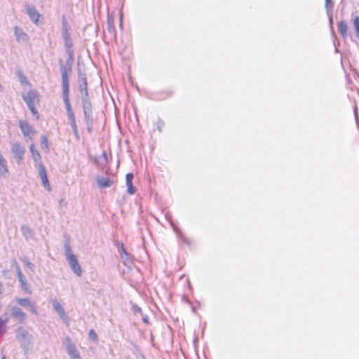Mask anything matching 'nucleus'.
Segmentation results:
<instances>
[{
    "instance_id": "f257e3e1",
    "label": "nucleus",
    "mask_w": 359,
    "mask_h": 359,
    "mask_svg": "<svg viewBox=\"0 0 359 359\" xmlns=\"http://www.w3.org/2000/svg\"><path fill=\"white\" fill-rule=\"evenodd\" d=\"M73 62L74 57H68L65 64H63L62 60H60V69L62 79V89L69 88V75L72 72Z\"/></svg>"
},
{
    "instance_id": "f03ea898",
    "label": "nucleus",
    "mask_w": 359,
    "mask_h": 359,
    "mask_svg": "<svg viewBox=\"0 0 359 359\" xmlns=\"http://www.w3.org/2000/svg\"><path fill=\"white\" fill-rule=\"evenodd\" d=\"M81 101H82V107H83V111L86 119V123L88 127V130L89 132H90L91 127L93 126V111H92V104L90 100L89 95L86 96L85 95L84 96L81 97Z\"/></svg>"
},
{
    "instance_id": "7ed1b4c3",
    "label": "nucleus",
    "mask_w": 359,
    "mask_h": 359,
    "mask_svg": "<svg viewBox=\"0 0 359 359\" xmlns=\"http://www.w3.org/2000/svg\"><path fill=\"white\" fill-rule=\"evenodd\" d=\"M16 338L23 347L28 346L32 339V335L23 327H19L16 330Z\"/></svg>"
},
{
    "instance_id": "20e7f679",
    "label": "nucleus",
    "mask_w": 359,
    "mask_h": 359,
    "mask_svg": "<svg viewBox=\"0 0 359 359\" xmlns=\"http://www.w3.org/2000/svg\"><path fill=\"white\" fill-rule=\"evenodd\" d=\"M63 344L65 345L71 359H81L76 345L72 341L69 337H67L64 339Z\"/></svg>"
},
{
    "instance_id": "39448f33",
    "label": "nucleus",
    "mask_w": 359,
    "mask_h": 359,
    "mask_svg": "<svg viewBox=\"0 0 359 359\" xmlns=\"http://www.w3.org/2000/svg\"><path fill=\"white\" fill-rule=\"evenodd\" d=\"M11 152L13 155L14 158L18 164H20L24 158V154L25 149L20 142H14L11 145Z\"/></svg>"
},
{
    "instance_id": "423d86ee",
    "label": "nucleus",
    "mask_w": 359,
    "mask_h": 359,
    "mask_svg": "<svg viewBox=\"0 0 359 359\" xmlns=\"http://www.w3.org/2000/svg\"><path fill=\"white\" fill-rule=\"evenodd\" d=\"M11 316L20 323H25L27 319L26 313L18 306H14L11 308Z\"/></svg>"
},
{
    "instance_id": "0eeeda50",
    "label": "nucleus",
    "mask_w": 359,
    "mask_h": 359,
    "mask_svg": "<svg viewBox=\"0 0 359 359\" xmlns=\"http://www.w3.org/2000/svg\"><path fill=\"white\" fill-rule=\"evenodd\" d=\"M17 303L22 307H27L31 313L34 315L38 314L36 306L34 302H32L28 298H20L15 299Z\"/></svg>"
},
{
    "instance_id": "6e6552de",
    "label": "nucleus",
    "mask_w": 359,
    "mask_h": 359,
    "mask_svg": "<svg viewBox=\"0 0 359 359\" xmlns=\"http://www.w3.org/2000/svg\"><path fill=\"white\" fill-rule=\"evenodd\" d=\"M52 304L54 310L59 315L60 318L62 320L63 323L68 325L69 318L65 313L64 309L60 302L56 299L52 300Z\"/></svg>"
},
{
    "instance_id": "1a4fd4ad",
    "label": "nucleus",
    "mask_w": 359,
    "mask_h": 359,
    "mask_svg": "<svg viewBox=\"0 0 359 359\" xmlns=\"http://www.w3.org/2000/svg\"><path fill=\"white\" fill-rule=\"evenodd\" d=\"M72 271L79 277L82 275V269L78 262L76 255H71L69 259H67Z\"/></svg>"
},
{
    "instance_id": "9d476101",
    "label": "nucleus",
    "mask_w": 359,
    "mask_h": 359,
    "mask_svg": "<svg viewBox=\"0 0 359 359\" xmlns=\"http://www.w3.org/2000/svg\"><path fill=\"white\" fill-rule=\"evenodd\" d=\"M69 88L62 89V97H63V101H64V103H65V105L66 107L67 116L74 114L72 109L71 104L69 102Z\"/></svg>"
},
{
    "instance_id": "9b49d317",
    "label": "nucleus",
    "mask_w": 359,
    "mask_h": 359,
    "mask_svg": "<svg viewBox=\"0 0 359 359\" xmlns=\"http://www.w3.org/2000/svg\"><path fill=\"white\" fill-rule=\"evenodd\" d=\"M19 127L20 128L25 137H28L29 135L34 133L33 128L27 121H20Z\"/></svg>"
},
{
    "instance_id": "f8f14e48",
    "label": "nucleus",
    "mask_w": 359,
    "mask_h": 359,
    "mask_svg": "<svg viewBox=\"0 0 359 359\" xmlns=\"http://www.w3.org/2000/svg\"><path fill=\"white\" fill-rule=\"evenodd\" d=\"M37 98V94L34 90H29L27 95L23 96V100L26 102L27 107L34 106V101Z\"/></svg>"
},
{
    "instance_id": "ddd939ff",
    "label": "nucleus",
    "mask_w": 359,
    "mask_h": 359,
    "mask_svg": "<svg viewBox=\"0 0 359 359\" xmlns=\"http://www.w3.org/2000/svg\"><path fill=\"white\" fill-rule=\"evenodd\" d=\"M97 183L100 188L106 189L110 187L113 183L114 180L109 177H97Z\"/></svg>"
},
{
    "instance_id": "4468645a",
    "label": "nucleus",
    "mask_w": 359,
    "mask_h": 359,
    "mask_svg": "<svg viewBox=\"0 0 359 359\" xmlns=\"http://www.w3.org/2000/svg\"><path fill=\"white\" fill-rule=\"evenodd\" d=\"M14 33L16 40L18 42H26L28 40L27 34L18 27H15Z\"/></svg>"
},
{
    "instance_id": "2eb2a0df",
    "label": "nucleus",
    "mask_w": 359,
    "mask_h": 359,
    "mask_svg": "<svg viewBox=\"0 0 359 359\" xmlns=\"http://www.w3.org/2000/svg\"><path fill=\"white\" fill-rule=\"evenodd\" d=\"M27 13L29 15V18L35 23L36 24L38 22L39 18L40 17V14L36 11V9L32 6H29L27 8Z\"/></svg>"
},
{
    "instance_id": "dca6fc26",
    "label": "nucleus",
    "mask_w": 359,
    "mask_h": 359,
    "mask_svg": "<svg viewBox=\"0 0 359 359\" xmlns=\"http://www.w3.org/2000/svg\"><path fill=\"white\" fill-rule=\"evenodd\" d=\"M134 178V175L133 173H128L126 176V186H127V191L130 194H134L136 191L135 188L133 185V180Z\"/></svg>"
},
{
    "instance_id": "f3484780",
    "label": "nucleus",
    "mask_w": 359,
    "mask_h": 359,
    "mask_svg": "<svg viewBox=\"0 0 359 359\" xmlns=\"http://www.w3.org/2000/svg\"><path fill=\"white\" fill-rule=\"evenodd\" d=\"M20 229L23 236L27 241L34 238V231L29 226L27 225H22Z\"/></svg>"
},
{
    "instance_id": "a211bd4d",
    "label": "nucleus",
    "mask_w": 359,
    "mask_h": 359,
    "mask_svg": "<svg viewBox=\"0 0 359 359\" xmlns=\"http://www.w3.org/2000/svg\"><path fill=\"white\" fill-rule=\"evenodd\" d=\"M66 52L69 57H74V50L72 48L73 44L71 38L64 40Z\"/></svg>"
},
{
    "instance_id": "6ab92c4d",
    "label": "nucleus",
    "mask_w": 359,
    "mask_h": 359,
    "mask_svg": "<svg viewBox=\"0 0 359 359\" xmlns=\"http://www.w3.org/2000/svg\"><path fill=\"white\" fill-rule=\"evenodd\" d=\"M68 118H69V120L70 121L71 127H72V128L73 130V132H74V134L75 137L77 139H79V130H78L77 125H76V118H75L74 114L68 115Z\"/></svg>"
},
{
    "instance_id": "aec40b11",
    "label": "nucleus",
    "mask_w": 359,
    "mask_h": 359,
    "mask_svg": "<svg viewBox=\"0 0 359 359\" xmlns=\"http://www.w3.org/2000/svg\"><path fill=\"white\" fill-rule=\"evenodd\" d=\"M68 118H69V120L70 121L71 127H72V128L73 130V132H74V134L75 137L77 139H79V130H78L77 125H76V118H75L74 114L68 115Z\"/></svg>"
},
{
    "instance_id": "412c9836",
    "label": "nucleus",
    "mask_w": 359,
    "mask_h": 359,
    "mask_svg": "<svg viewBox=\"0 0 359 359\" xmlns=\"http://www.w3.org/2000/svg\"><path fill=\"white\" fill-rule=\"evenodd\" d=\"M8 318L5 315L4 316H0V336L4 335L7 332V326L6 323H8Z\"/></svg>"
},
{
    "instance_id": "4be33fe9",
    "label": "nucleus",
    "mask_w": 359,
    "mask_h": 359,
    "mask_svg": "<svg viewBox=\"0 0 359 359\" xmlns=\"http://www.w3.org/2000/svg\"><path fill=\"white\" fill-rule=\"evenodd\" d=\"M32 157L36 163L41 162V157L40 153L36 149L35 146L32 144L29 147Z\"/></svg>"
},
{
    "instance_id": "5701e85b",
    "label": "nucleus",
    "mask_w": 359,
    "mask_h": 359,
    "mask_svg": "<svg viewBox=\"0 0 359 359\" xmlns=\"http://www.w3.org/2000/svg\"><path fill=\"white\" fill-rule=\"evenodd\" d=\"M325 7L326 8L327 13L330 18V24H332V21H333L332 16V9H333L332 1V0H325Z\"/></svg>"
},
{
    "instance_id": "b1692460",
    "label": "nucleus",
    "mask_w": 359,
    "mask_h": 359,
    "mask_svg": "<svg viewBox=\"0 0 359 359\" xmlns=\"http://www.w3.org/2000/svg\"><path fill=\"white\" fill-rule=\"evenodd\" d=\"M347 23L344 20L340 21L339 23V32L344 39L347 36Z\"/></svg>"
},
{
    "instance_id": "393cba45",
    "label": "nucleus",
    "mask_w": 359,
    "mask_h": 359,
    "mask_svg": "<svg viewBox=\"0 0 359 359\" xmlns=\"http://www.w3.org/2000/svg\"><path fill=\"white\" fill-rule=\"evenodd\" d=\"M121 259H122L123 264L127 267H131L133 264L132 257L129 253L121 255Z\"/></svg>"
},
{
    "instance_id": "a878e982",
    "label": "nucleus",
    "mask_w": 359,
    "mask_h": 359,
    "mask_svg": "<svg viewBox=\"0 0 359 359\" xmlns=\"http://www.w3.org/2000/svg\"><path fill=\"white\" fill-rule=\"evenodd\" d=\"M62 37L64 40L71 38L68 32L67 22L65 18L62 19Z\"/></svg>"
},
{
    "instance_id": "bb28decb",
    "label": "nucleus",
    "mask_w": 359,
    "mask_h": 359,
    "mask_svg": "<svg viewBox=\"0 0 359 359\" xmlns=\"http://www.w3.org/2000/svg\"><path fill=\"white\" fill-rule=\"evenodd\" d=\"M18 278V280L20 283V286H21L22 289L24 291H25L26 292L30 293V291L28 289L27 283V280H26L25 277L23 275H22Z\"/></svg>"
},
{
    "instance_id": "cd10ccee",
    "label": "nucleus",
    "mask_w": 359,
    "mask_h": 359,
    "mask_svg": "<svg viewBox=\"0 0 359 359\" xmlns=\"http://www.w3.org/2000/svg\"><path fill=\"white\" fill-rule=\"evenodd\" d=\"M41 147L46 153L49 151L48 141L45 135L41 136Z\"/></svg>"
},
{
    "instance_id": "c85d7f7f",
    "label": "nucleus",
    "mask_w": 359,
    "mask_h": 359,
    "mask_svg": "<svg viewBox=\"0 0 359 359\" xmlns=\"http://www.w3.org/2000/svg\"><path fill=\"white\" fill-rule=\"evenodd\" d=\"M353 25L355 30L357 37L359 38V16L355 15L353 18Z\"/></svg>"
},
{
    "instance_id": "c756f323",
    "label": "nucleus",
    "mask_w": 359,
    "mask_h": 359,
    "mask_svg": "<svg viewBox=\"0 0 359 359\" xmlns=\"http://www.w3.org/2000/svg\"><path fill=\"white\" fill-rule=\"evenodd\" d=\"M65 255L67 259H69V256L75 255L72 253L71 246L69 242L65 243Z\"/></svg>"
},
{
    "instance_id": "7c9ffc66",
    "label": "nucleus",
    "mask_w": 359,
    "mask_h": 359,
    "mask_svg": "<svg viewBox=\"0 0 359 359\" xmlns=\"http://www.w3.org/2000/svg\"><path fill=\"white\" fill-rule=\"evenodd\" d=\"M79 90L80 91L81 97L84 96L85 95H86V96L88 95L87 83H83L81 84H79Z\"/></svg>"
},
{
    "instance_id": "2f4dec72",
    "label": "nucleus",
    "mask_w": 359,
    "mask_h": 359,
    "mask_svg": "<svg viewBox=\"0 0 359 359\" xmlns=\"http://www.w3.org/2000/svg\"><path fill=\"white\" fill-rule=\"evenodd\" d=\"M39 163V176L41 177H43V176H46V168L44 167V165H43V163L41 162Z\"/></svg>"
},
{
    "instance_id": "473e14b6",
    "label": "nucleus",
    "mask_w": 359,
    "mask_h": 359,
    "mask_svg": "<svg viewBox=\"0 0 359 359\" xmlns=\"http://www.w3.org/2000/svg\"><path fill=\"white\" fill-rule=\"evenodd\" d=\"M79 84H81L83 83H87L86 76L84 73L79 72V80H78Z\"/></svg>"
},
{
    "instance_id": "72a5a7b5",
    "label": "nucleus",
    "mask_w": 359,
    "mask_h": 359,
    "mask_svg": "<svg viewBox=\"0 0 359 359\" xmlns=\"http://www.w3.org/2000/svg\"><path fill=\"white\" fill-rule=\"evenodd\" d=\"M88 337L90 339L93 340L94 341H97L98 339V337L97 333L95 332L94 330L91 329L88 332Z\"/></svg>"
},
{
    "instance_id": "f704fd0d",
    "label": "nucleus",
    "mask_w": 359,
    "mask_h": 359,
    "mask_svg": "<svg viewBox=\"0 0 359 359\" xmlns=\"http://www.w3.org/2000/svg\"><path fill=\"white\" fill-rule=\"evenodd\" d=\"M22 261L24 262V264H25V266H27V267H29L30 269H32V271L34 270V265L30 262L29 261V259L27 258V257H23L22 259Z\"/></svg>"
},
{
    "instance_id": "c9c22d12",
    "label": "nucleus",
    "mask_w": 359,
    "mask_h": 359,
    "mask_svg": "<svg viewBox=\"0 0 359 359\" xmlns=\"http://www.w3.org/2000/svg\"><path fill=\"white\" fill-rule=\"evenodd\" d=\"M41 181H42V183H43V185L44 186V187H46L48 190H50V184H49V182H48V180L47 175L41 177Z\"/></svg>"
},
{
    "instance_id": "e433bc0d",
    "label": "nucleus",
    "mask_w": 359,
    "mask_h": 359,
    "mask_svg": "<svg viewBox=\"0 0 359 359\" xmlns=\"http://www.w3.org/2000/svg\"><path fill=\"white\" fill-rule=\"evenodd\" d=\"M18 76L20 78V83L22 84H27L28 83L27 78L22 74V72H18Z\"/></svg>"
},
{
    "instance_id": "4c0bfd02",
    "label": "nucleus",
    "mask_w": 359,
    "mask_h": 359,
    "mask_svg": "<svg viewBox=\"0 0 359 359\" xmlns=\"http://www.w3.org/2000/svg\"><path fill=\"white\" fill-rule=\"evenodd\" d=\"M13 264L15 267V270H16V272H17V274H18V277H19L20 276H22L23 275L21 270H20V268L18 264V262H16V260H14L13 261Z\"/></svg>"
},
{
    "instance_id": "58836bf2",
    "label": "nucleus",
    "mask_w": 359,
    "mask_h": 359,
    "mask_svg": "<svg viewBox=\"0 0 359 359\" xmlns=\"http://www.w3.org/2000/svg\"><path fill=\"white\" fill-rule=\"evenodd\" d=\"M13 264L15 267V270H16V272H17V274H18V277H19L20 276H22L23 275L21 270H20V268L18 264V262H16V260H14L13 261Z\"/></svg>"
},
{
    "instance_id": "ea45409f",
    "label": "nucleus",
    "mask_w": 359,
    "mask_h": 359,
    "mask_svg": "<svg viewBox=\"0 0 359 359\" xmlns=\"http://www.w3.org/2000/svg\"><path fill=\"white\" fill-rule=\"evenodd\" d=\"M156 126L159 132L162 131V128L164 126V122L161 119H158L156 122Z\"/></svg>"
},
{
    "instance_id": "a19ab883",
    "label": "nucleus",
    "mask_w": 359,
    "mask_h": 359,
    "mask_svg": "<svg viewBox=\"0 0 359 359\" xmlns=\"http://www.w3.org/2000/svg\"><path fill=\"white\" fill-rule=\"evenodd\" d=\"M132 309H133V313L135 314H136V313H142V309L140 306H138L137 305H136V304H133V305Z\"/></svg>"
},
{
    "instance_id": "79ce46f5",
    "label": "nucleus",
    "mask_w": 359,
    "mask_h": 359,
    "mask_svg": "<svg viewBox=\"0 0 359 359\" xmlns=\"http://www.w3.org/2000/svg\"><path fill=\"white\" fill-rule=\"evenodd\" d=\"M118 252H119L120 256H121V255H125V254L128 253V252L126 251V248H125V247H124L123 244H121V246L118 248Z\"/></svg>"
},
{
    "instance_id": "37998d69",
    "label": "nucleus",
    "mask_w": 359,
    "mask_h": 359,
    "mask_svg": "<svg viewBox=\"0 0 359 359\" xmlns=\"http://www.w3.org/2000/svg\"><path fill=\"white\" fill-rule=\"evenodd\" d=\"M28 108L30 109V111H32V114L34 116H36V118H39L38 112H37L34 105L32 106V107H28Z\"/></svg>"
},
{
    "instance_id": "c03bdc74",
    "label": "nucleus",
    "mask_w": 359,
    "mask_h": 359,
    "mask_svg": "<svg viewBox=\"0 0 359 359\" xmlns=\"http://www.w3.org/2000/svg\"><path fill=\"white\" fill-rule=\"evenodd\" d=\"M107 22H108L109 27H110L111 26H112V25H113V23H114V20H113V18H109V17H108Z\"/></svg>"
},
{
    "instance_id": "a18cd8bd",
    "label": "nucleus",
    "mask_w": 359,
    "mask_h": 359,
    "mask_svg": "<svg viewBox=\"0 0 359 359\" xmlns=\"http://www.w3.org/2000/svg\"><path fill=\"white\" fill-rule=\"evenodd\" d=\"M142 320L144 323H147L149 320V318L147 316H142Z\"/></svg>"
},
{
    "instance_id": "49530a36",
    "label": "nucleus",
    "mask_w": 359,
    "mask_h": 359,
    "mask_svg": "<svg viewBox=\"0 0 359 359\" xmlns=\"http://www.w3.org/2000/svg\"><path fill=\"white\" fill-rule=\"evenodd\" d=\"M120 26L122 27V16H121L120 19Z\"/></svg>"
},
{
    "instance_id": "de8ad7c7",
    "label": "nucleus",
    "mask_w": 359,
    "mask_h": 359,
    "mask_svg": "<svg viewBox=\"0 0 359 359\" xmlns=\"http://www.w3.org/2000/svg\"><path fill=\"white\" fill-rule=\"evenodd\" d=\"M1 359H6V356L4 355H1Z\"/></svg>"
}]
</instances>
